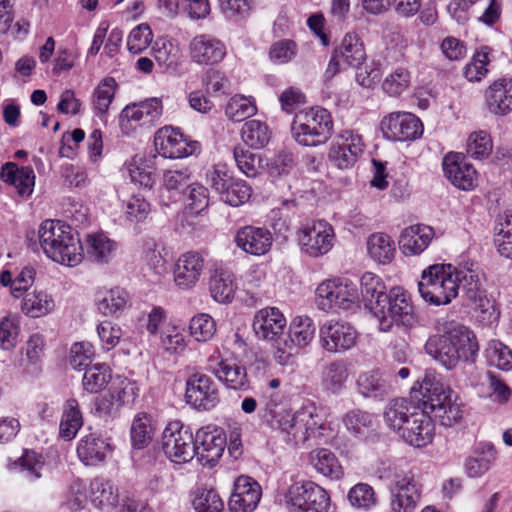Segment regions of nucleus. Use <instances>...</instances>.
Segmentation results:
<instances>
[{"label":"nucleus","instance_id":"obj_1","mask_svg":"<svg viewBox=\"0 0 512 512\" xmlns=\"http://www.w3.org/2000/svg\"><path fill=\"white\" fill-rule=\"evenodd\" d=\"M425 351L447 369H453L460 361H474L479 345L473 331L451 321L445 324L443 334L428 338Z\"/></svg>","mask_w":512,"mask_h":512},{"label":"nucleus","instance_id":"obj_2","mask_svg":"<svg viewBox=\"0 0 512 512\" xmlns=\"http://www.w3.org/2000/svg\"><path fill=\"white\" fill-rule=\"evenodd\" d=\"M384 417L388 426L414 447H424L433 440L434 424L424 405L419 408L406 399H395Z\"/></svg>","mask_w":512,"mask_h":512},{"label":"nucleus","instance_id":"obj_3","mask_svg":"<svg viewBox=\"0 0 512 512\" xmlns=\"http://www.w3.org/2000/svg\"><path fill=\"white\" fill-rule=\"evenodd\" d=\"M411 397L421 402L431 418L438 419L443 426L450 427L462 418V404L458 402V396L450 388L446 389L432 371H426L415 383Z\"/></svg>","mask_w":512,"mask_h":512},{"label":"nucleus","instance_id":"obj_4","mask_svg":"<svg viewBox=\"0 0 512 512\" xmlns=\"http://www.w3.org/2000/svg\"><path fill=\"white\" fill-rule=\"evenodd\" d=\"M44 253L53 261L76 266L82 261L83 248L78 233L59 220H45L38 231Z\"/></svg>","mask_w":512,"mask_h":512},{"label":"nucleus","instance_id":"obj_5","mask_svg":"<svg viewBox=\"0 0 512 512\" xmlns=\"http://www.w3.org/2000/svg\"><path fill=\"white\" fill-rule=\"evenodd\" d=\"M381 301L372 308L381 332L391 331L394 324L408 328L416 323L411 297L402 287L391 288L388 297Z\"/></svg>","mask_w":512,"mask_h":512},{"label":"nucleus","instance_id":"obj_6","mask_svg":"<svg viewBox=\"0 0 512 512\" xmlns=\"http://www.w3.org/2000/svg\"><path fill=\"white\" fill-rule=\"evenodd\" d=\"M418 289L421 297L430 304H449L458 295L456 268L440 264L428 267L422 272Z\"/></svg>","mask_w":512,"mask_h":512},{"label":"nucleus","instance_id":"obj_7","mask_svg":"<svg viewBox=\"0 0 512 512\" xmlns=\"http://www.w3.org/2000/svg\"><path fill=\"white\" fill-rule=\"evenodd\" d=\"M292 133L300 145L308 147L322 145L333 134L332 117L324 108H312L296 117L292 124Z\"/></svg>","mask_w":512,"mask_h":512},{"label":"nucleus","instance_id":"obj_8","mask_svg":"<svg viewBox=\"0 0 512 512\" xmlns=\"http://www.w3.org/2000/svg\"><path fill=\"white\" fill-rule=\"evenodd\" d=\"M285 503L292 512H329L328 492L312 481L295 482L286 494Z\"/></svg>","mask_w":512,"mask_h":512},{"label":"nucleus","instance_id":"obj_9","mask_svg":"<svg viewBox=\"0 0 512 512\" xmlns=\"http://www.w3.org/2000/svg\"><path fill=\"white\" fill-rule=\"evenodd\" d=\"M392 512H414L421 497V486L410 471L394 467L387 474Z\"/></svg>","mask_w":512,"mask_h":512},{"label":"nucleus","instance_id":"obj_10","mask_svg":"<svg viewBox=\"0 0 512 512\" xmlns=\"http://www.w3.org/2000/svg\"><path fill=\"white\" fill-rule=\"evenodd\" d=\"M316 300L320 310H350L358 307V289L351 282L340 279L323 281L316 289Z\"/></svg>","mask_w":512,"mask_h":512},{"label":"nucleus","instance_id":"obj_11","mask_svg":"<svg viewBox=\"0 0 512 512\" xmlns=\"http://www.w3.org/2000/svg\"><path fill=\"white\" fill-rule=\"evenodd\" d=\"M195 441L188 427L180 421L170 422L162 433V450L166 457L176 464H183L194 458Z\"/></svg>","mask_w":512,"mask_h":512},{"label":"nucleus","instance_id":"obj_12","mask_svg":"<svg viewBox=\"0 0 512 512\" xmlns=\"http://www.w3.org/2000/svg\"><path fill=\"white\" fill-rule=\"evenodd\" d=\"M363 152L362 137L352 131H344L331 144L328 159L334 167L348 170L354 167Z\"/></svg>","mask_w":512,"mask_h":512},{"label":"nucleus","instance_id":"obj_13","mask_svg":"<svg viewBox=\"0 0 512 512\" xmlns=\"http://www.w3.org/2000/svg\"><path fill=\"white\" fill-rule=\"evenodd\" d=\"M194 456L204 466H214L222 456L226 446V436L220 428L206 426L200 428L194 437Z\"/></svg>","mask_w":512,"mask_h":512},{"label":"nucleus","instance_id":"obj_14","mask_svg":"<svg viewBox=\"0 0 512 512\" xmlns=\"http://www.w3.org/2000/svg\"><path fill=\"white\" fill-rule=\"evenodd\" d=\"M381 131L389 140L411 141L422 135L423 124L412 113L394 112L382 119Z\"/></svg>","mask_w":512,"mask_h":512},{"label":"nucleus","instance_id":"obj_15","mask_svg":"<svg viewBox=\"0 0 512 512\" xmlns=\"http://www.w3.org/2000/svg\"><path fill=\"white\" fill-rule=\"evenodd\" d=\"M186 401L198 410H210L219 403L215 382L202 373L192 374L186 382Z\"/></svg>","mask_w":512,"mask_h":512},{"label":"nucleus","instance_id":"obj_16","mask_svg":"<svg viewBox=\"0 0 512 512\" xmlns=\"http://www.w3.org/2000/svg\"><path fill=\"white\" fill-rule=\"evenodd\" d=\"M321 346L328 352L338 353L351 349L357 340V332L348 323L328 321L320 328Z\"/></svg>","mask_w":512,"mask_h":512},{"label":"nucleus","instance_id":"obj_17","mask_svg":"<svg viewBox=\"0 0 512 512\" xmlns=\"http://www.w3.org/2000/svg\"><path fill=\"white\" fill-rule=\"evenodd\" d=\"M155 149L164 158L178 159L192 155L198 145L188 143L183 134L172 127L159 129L154 137Z\"/></svg>","mask_w":512,"mask_h":512},{"label":"nucleus","instance_id":"obj_18","mask_svg":"<svg viewBox=\"0 0 512 512\" xmlns=\"http://www.w3.org/2000/svg\"><path fill=\"white\" fill-rule=\"evenodd\" d=\"M334 230L326 221H317L299 235L302 250L312 257L328 253L333 247Z\"/></svg>","mask_w":512,"mask_h":512},{"label":"nucleus","instance_id":"obj_19","mask_svg":"<svg viewBox=\"0 0 512 512\" xmlns=\"http://www.w3.org/2000/svg\"><path fill=\"white\" fill-rule=\"evenodd\" d=\"M206 370L228 388L245 390L249 387L246 369L235 359H223L212 355L208 358Z\"/></svg>","mask_w":512,"mask_h":512},{"label":"nucleus","instance_id":"obj_20","mask_svg":"<svg viewBox=\"0 0 512 512\" xmlns=\"http://www.w3.org/2000/svg\"><path fill=\"white\" fill-rule=\"evenodd\" d=\"M262 495L261 486L249 476H239L234 482L228 506L231 512H253Z\"/></svg>","mask_w":512,"mask_h":512},{"label":"nucleus","instance_id":"obj_21","mask_svg":"<svg viewBox=\"0 0 512 512\" xmlns=\"http://www.w3.org/2000/svg\"><path fill=\"white\" fill-rule=\"evenodd\" d=\"M234 242L243 252L253 256H262L270 251L273 236L266 228L244 226L236 231Z\"/></svg>","mask_w":512,"mask_h":512},{"label":"nucleus","instance_id":"obj_22","mask_svg":"<svg viewBox=\"0 0 512 512\" xmlns=\"http://www.w3.org/2000/svg\"><path fill=\"white\" fill-rule=\"evenodd\" d=\"M189 52L193 62L199 65H214L224 59L226 46L212 35L201 34L191 40Z\"/></svg>","mask_w":512,"mask_h":512},{"label":"nucleus","instance_id":"obj_23","mask_svg":"<svg viewBox=\"0 0 512 512\" xmlns=\"http://www.w3.org/2000/svg\"><path fill=\"white\" fill-rule=\"evenodd\" d=\"M205 268V260L201 253L189 251L182 254L174 268L175 284L183 290L193 288L199 281Z\"/></svg>","mask_w":512,"mask_h":512},{"label":"nucleus","instance_id":"obj_24","mask_svg":"<svg viewBox=\"0 0 512 512\" xmlns=\"http://www.w3.org/2000/svg\"><path fill=\"white\" fill-rule=\"evenodd\" d=\"M442 165L445 176L457 188L470 190L476 185L477 172L461 154H447Z\"/></svg>","mask_w":512,"mask_h":512},{"label":"nucleus","instance_id":"obj_25","mask_svg":"<svg viewBox=\"0 0 512 512\" xmlns=\"http://www.w3.org/2000/svg\"><path fill=\"white\" fill-rule=\"evenodd\" d=\"M286 326V319L279 309L271 307L259 310L253 320L257 337L278 342Z\"/></svg>","mask_w":512,"mask_h":512},{"label":"nucleus","instance_id":"obj_26","mask_svg":"<svg viewBox=\"0 0 512 512\" xmlns=\"http://www.w3.org/2000/svg\"><path fill=\"white\" fill-rule=\"evenodd\" d=\"M485 101L494 115L512 113V78H499L491 83L485 91Z\"/></svg>","mask_w":512,"mask_h":512},{"label":"nucleus","instance_id":"obj_27","mask_svg":"<svg viewBox=\"0 0 512 512\" xmlns=\"http://www.w3.org/2000/svg\"><path fill=\"white\" fill-rule=\"evenodd\" d=\"M485 274L475 263L465 264L456 268V285L461 289L463 296L469 301L476 300L487 293L485 288Z\"/></svg>","mask_w":512,"mask_h":512},{"label":"nucleus","instance_id":"obj_28","mask_svg":"<svg viewBox=\"0 0 512 512\" xmlns=\"http://www.w3.org/2000/svg\"><path fill=\"white\" fill-rule=\"evenodd\" d=\"M110 451L107 440L94 433L83 436L77 445V455L85 465L95 466L103 462Z\"/></svg>","mask_w":512,"mask_h":512},{"label":"nucleus","instance_id":"obj_29","mask_svg":"<svg viewBox=\"0 0 512 512\" xmlns=\"http://www.w3.org/2000/svg\"><path fill=\"white\" fill-rule=\"evenodd\" d=\"M433 236L434 231L430 226L413 225L402 231L399 246L405 255L420 254L428 247Z\"/></svg>","mask_w":512,"mask_h":512},{"label":"nucleus","instance_id":"obj_30","mask_svg":"<svg viewBox=\"0 0 512 512\" xmlns=\"http://www.w3.org/2000/svg\"><path fill=\"white\" fill-rule=\"evenodd\" d=\"M497 452L491 443L480 444L473 454L465 459V473L470 478H480L493 466Z\"/></svg>","mask_w":512,"mask_h":512},{"label":"nucleus","instance_id":"obj_31","mask_svg":"<svg viewBox=\"0 0 512 512\" xmlns=\"http://www.w3.org/2000/svg\"><path fill=\"white\" fill-rule=\"evenodd\" d=\"M1 179L17 189L20 195H30L34 186V171L30 167L19 168L17 164L8 162L0 171Z\"/></svg>","mask_w":512,"mask_h":512},{"label":"nucleus","instance_id":"obj_32","mask_svg":"<svg viewBox=\"0 0 512 512\" xmlns=\"http://www.w3.org/2000/svg\"><path fill=\"white\" fill-rule=\"evenodd\" d=\"M90 497L93 505L101 510L113 509L119 500L118 489L111 481L101 477L90 482Z\"/></svg>","mask_w":512,"mask_h":512},{"label":"nucleus","instance_id":"obj_33","mask_svg":"<svg viewBox=\"0 0 512 512\" xmlns=\"http://www.w3.org/2000/svg\"><path fill=\"white\" fill-rule=\"evenodd\" d=\"M309 461L313 468L325 477L333 480L343 476V469L337 457L328 449L321 448L310 452Z\"/></svg>","mask_w":512,"mask_h":512},{"label":"nucleus","instance_id":"obj_34","mask_svg":"<svg viewBox=\"0 0 512 512\" xmlns=\"http://www.w3.org/2000/svg\"><path fill=\"white\" fill-rule=\"evenodd\" d=\"M82 425L83 418L78 401L74 398L68 399L64 404L59 425L60 437L67 441L74 439Z\"/></svg>","mask_w":512,"mask_h":512},{"label":"nucleus","instance_id":"obj_35","mask_svg":"<svg viewBox=\"0 0 512 512\" xmlns=\"http://www.w3.org/2000/svg\"><path fill=\"white\" fill-rule=\"evenodd\" d=\"M335 52L350 67L358 68L366 59L363 43L355 33H347Z\"/></svg>","mask_w":512,"mask_h":512},{"label":"nucleus","instance_id":"obj_36","mask_svg":"<svg viewBox=\"0 0 512 512\" xmlns=\"http://www.w3.org/2000/svg\"><path fill=\"white\" fill-rule=\"evenodd\" d=\"M348 378V368L344 361L336 360L323 368L321 383L324 390L338 394L345 388Z\"/></svg>","mask_w":512,"mask_h":512},{"label":"nucleus","instance_id":"obj_37","mask_svg":"<svg viewBox=\"0 0 512 512\" xmlns=\"http://www.w3.org/2000/svg\"><path fill=\"white\" fill-rule=\"evenodd\" d=\"M209 291L212 298L219 303L232 302L235 294L232 274L224 270H215L209 280Z\"/></svg>","mask_w":512,"mask_h":512},{"label":"nucleus","instance_id":"obj_38","mask_svg":"<svg viewBox=\"0 0 512 512\" xmlns=\"http://www.w3.org/2000/svg\"><path fill=\"white\" fill-rule=\"evenodd\" d=\"M367 250L370 257L380 264L390 263L396 252L393 240L384 233L372 234L367 240Z\"/></svg>","mask_w":512,"mask_h":512},{"label":"nucleus","instance_id":"obj_39","mask_svg":"<svg viewBox=\"0 0 512 512\" xmlns=\"http://www.w3.org/2000/svg\"><path fill=\"white\" fill-rule=\"evenodd\" d=\"M361 294L366 306L372 311L374 305L388 297L386 286L382 279L371 272H366L361 277Z\"/></svg>","mask_w":512,"mask_h":512},{"label":"nucleus","instance_id":"obj_40","mask_svg":"<svg viewBox=\"0 0 512 512\" xmlns=\"http://www.w3.org/2000/svg\"><path fill=\"white\" fill-rule=\"evenodd\" d=\"M53 298L44 291L26 292L22 311L31 317H40L48 314L54 309Z\"/></svg>","mask_w":512,"mask_h":512},{"label":"nucleus","instance_id":"obj_41","mask_svg":"<svg viewBox=\"0 0 512 512\" xmlns=\"http://www.w3.org/2000/svg\"><path fill=\"white\" fill-rule=\"evenodd\" d=\"M357 385L364 397H383L390 389L386 380L376 370L362 373L357 380Z\"/></svg>","mask_w":512,"mask_h":512},{"label":"nucleus","instance_id":"obj_42","mask_svg":"<svg viewBox=\"0 0 512 512\" xmlns=\"http://www.w3.org/2000/svg\"><path fill=\"white\" fill-rule=\"evenodd\" d=\"M115 243L104 234H96L88 237L87 256L97 263H107L115 252Z\"/></svg>","mask_w":512,"mask_h":512},{"label":"nucleus","instance_id":"obj_43","mask_svg":"<svg viewBox=\"0 0 512 512\" xmlns=\"http://www.w3.org/2000/svg\"><path fill=\"white\" fill-rule=\"evenodd\" d=\"M98 310L104 315H117L129 306L128 293L120 288L107 291L97 302Z\"/></svg>","mask_w":512,"mask_h":512},{"label":"nucleus","instance_id":"obj_44","mask_svg":"<svg viewBox=\"0 0 512 512\" xmlns=\"http://www.w3.org/2000/svg\"><path fill=\"white\" fill-rule=\"evenodd\" d=\"M261 418L272 429L279 430L288 435V432L291 431L294 413L284 409H277L276 405L267 403L261 412Z\"/></svg>","mask_w":512,"mask_h":512},{"label":"nucleus","instance_id":"obj_45","mask_svg":"<svg viewBox=\"0 0 512 512\" xmlns=\"http://www.w3.org/2000/svg\"><path fill=\"white\" fill-rule=\"evenodd\" d=\"M131 441L134 448L142 449L151 442L153 435V428L151 419L146 413H139L132 421Z\"/></svg>","mask_w":512,"mask_h":512},{"label":"nucleus","instance_id":"obj_46","mask_svg":"<svg viewBox=\"0 0 512 512\" xmlns=\"http://www.w3.org/2000/svg\"><path fill=\"white\" fill-rule=\"evenodd\" d=\"M241 137L246 145L256 149L264 147L270 139L267 125L258 120L246 122L242 127Z\"/></svg>","mask_w":512,"mask_h":512},{"label":"nucleus","instance_id":"obj_47","mask_svg":"<svg viewBox=\"0 0 512 512\" xmlns=\"http://www.w3.org/2000/svg\"><path fill=\"white\" fill-rule=\"evenodd\" d=\"M257 112L253 101L243 95H234L225 107L226 116L234 122H241Z\"/></svg>","mask_w":512,"mask_h":512},{"label":"nucleus","instance_id":"obj_48","mask_svg":"<svg viewBox=\"0 0 512 512\" xmlns=\"http://www.w3.org/2000/svg\"><path fill=\"white\" fill-rule=\"evenodd\" d=\"M315 334V326L311 318L296 317L289 327V338L298 347H304L310 343Z\"/></svg>","mask_w":512,"mask_h":512},{"label":"nucleus","instance_id":"obj_49","mask_svg":"<svg viewBox=\"0 0 512 512\" xmlns=\"http://www.w3.org/2000/svg\"><path fill=\"white\" fill-rule=\"evenodd\" d=\"M110 378L109 368L104 364H96L85 370L83 387L90 393H97L105 388Z\"/></svg>","mask_w":512,"mask_h":512},{"label":"nucleus","instance_id":"obj_50","mask_svg":"<svg viewBox=\"0 0 512 512\" xmlns=\"http://www.w3.org/2000/svg\"><path fill=\"white\" fill-rule=\"evenodd\" d=\"M251 193V187L244 180L232 177L221 194V198L229 205L237 207L248 201L251 197Z\"/></svg>","mask_w":512,"mask_h":512},{"label":"nucleus","instance_id":"obj_51","mask_svg":"<svg viewBox=\"0 0 512 512\" xmlns=\"http://www.w3.org/2000/svg\"><path fill=\"white\" fill-rule=\"evenodd\" d=\"M116 81L107 77L100 82L95 88L93 93V107L94 110L103 115L107 112L115 95Z\"/></svg>","mask_w":512,"mask_h":512},{"label":"nucleus","instance_id":"obj_52","mask_svg":"<svg viewBox=\"0 0 512 512\" xmlns=\"http://www.w3.org/2000/svg\"><path fill=\"white\" fill-rule=\"evenodd\" d=\"M191 213L199 214L209 205V192L206 187L198 183H190L182 195Z\"/></svg>","mask_w":512,"mask_h":512},{"label":"nucleus","instance_id":"obj_53","mask_svg":"<svg viewBox=\"0 0 512 512\" xmlns=\"http://www.w3.org/2000/svg\"><path fill=\"white\" fill-rule=\"evenodd\" d=\"M193 506L197 512H221L224 504L214 489L199 488L195 491Z\"/></svg>","mask_w":512,"mask_h":512},{"label":"nucleus","instance_id":"obj_54","mask_svg":"<svg viewBox=\"0 0 512 512\" xmlns=\"http://www.w3.org/2000/svg\"><path fill=\"white\" fill-rule=\"evenodd\" d=\"M189 329L195 340L206 342L215 335L216 322L210 315L201 313L190 320Z\"/></svg>","mask_w":512,"mask_h":512},{"label":"nucleus","instance_id":"obj_55","mask_svg":"<svg viewBox=\"0 0 512 512\" xmlns=\"http://www.w3.org/2000/svg\"><path fill=\"white\" fill-rule=\"evenodd\" d=\"M235 162L242 173L248 177H255L261 167V158L256 153L237 146L233 150Z\"/></svg>","mask_w":512,"mask_h":512},{"label":"nucleus","instance_id":"obj_56","mask_svg":"<svg viewBox=\"0 0 512 512\" xmlns=\"http://www.w3.org/2000/svg\"><path fill=\"white\" fill-rule=\"evenodd\" d=\"M343 423L348 431L356 435H365L373 426V417L362 410H351L343 418Z\"/></svg>","mask_w":512,"mask_h":512},{"label":"nucleus","instance_id":"obj_57","mask_svg":"<svg viewBox=\"0 0 512 512\" xmlns=\"http://www.w3.org/2000/svg\"><path fill=\"white\" fill-rule=\"evenodd\" d=\"M488 363L501 370L512 367V351L498 341H492L485 351Z\"/></svg>","mask_w":512,"mask_h":512},{"label":"nucleus","instance_id":"obj_58","mask_svg":"<svg viewBox=\"0 0 512 512\" xmlns=\"http://www.w3.org/2000/svg\"><path fill=\"white\" fill-rule=\"evenodd\" d=\"M467 154L474 159L487 158L492 152V140L490 135L484 131L475 132L470 135L467 142Z\"/></svg>","mask_w":512,"mask_h":512},{"label":"nucleus","instance_id":"obj_59","mask_svg":"<svg viewBox=\"0 0 512 512\" xmlns=\"http://www.w3.org/2000/svg\"><path fill=\"white\" fill-rule=\"evenodd\" d=\"M154 50V58L165 70L175 71L178 66V53L177 49L170 41L156 42Z\"/></svg>","mask_w":512,"mask_h":512},{"label":"nucleus","instance_id":"obj_60","mask_svg":"<svg viewBox=\"0 0 512 512\" xmlns=\"http://www.w3.org/2000/svg\"><path fill=\"white\" fill-rule=\"evenodd\" d=\"M409 82L410 74L408 70L399 67L384 79L382 88L387 94L397 96L408 88Z\"/></svg>","mask_w":512,"mask_h":512},{"label":"nucleus","instance_id":"obj_61","mask_svg":"<svg viewBox=\"0 0 512 512\" xmlns=\"http://www.w3.org/2000/svg\"><path fill=\"white\" fill-rule=\"evenodd\" d=\"M347 498L350 504L358 509H368L376 502L373 488L365 483H358L353 486L349 490Z\"/></svg>","mask_w":512,"mask_h":512},{"label":"nucleus","instance_id":"obj_62","mask_svg":"<svg viewBox=\"0 0 512 512\" xmlns=\"http://www.w3.org/2000/svg\"><path fill=\"white\" fill-rule=\"evenodd\" d=\"M153 34L148 24L142 23L130 32L127 39L128 50L139 54L152 42Z\"/></svg>","mask_w":512,"mask_h":512},{"label":"nucleus","instance_id":"obj_63","mask_svg":"<svg viewBox=\"0 0 512 512\" xmlns=\"http://www.w3.org/2000/svg\"><path fill=\"white\" fill-rule=\"evenodd\" d=\"M164 187L179 198L184 194V190L190 185V174L187 170H168L163 175Z\"/></svg>","mask_w":512,"mask_h":512},{"label":"nucleus","instance_id":"obj_64","mask_svg":"<svg viewBox=\"0 0 512 512\" xmlns=\"http://www.w3.org/2000/svg\"><path fill=\"white\" fill-rule=\"evenodd\" d=\"M161 345L168 353H181L186 348L185 336L175 326L167 327L161 335Z\"/></svg>","mask_w":512,"mask_h":512}]
</instances>
